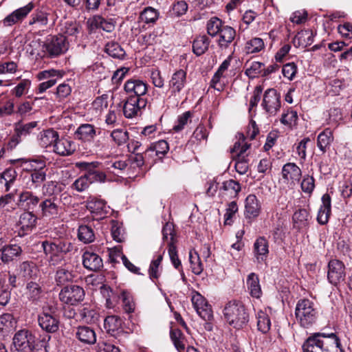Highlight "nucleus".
Returning a JSON list of instances; mask_svg holds the SVG:
<instances>
[{
  "mask_svg": "<svg viewBox=\"0 0 352 352\" xmlns=\"http://www.w3.org/2000/svg\"><path fill=\"white\" fill-rule=\"evenodd\" d=\"M302 348L303 352H344L340 339L333 332L311 334L304 342Z\"/></svg>",
  "mask_w": 352,
  "mask_h": 352,
  "instance_id": "nucleus-1",
  "label": "nucleus"
},
{
  "mask_svg": "<svg viewBox=\"0 0 352 352\" xmlns=\"http://www.w3.org/2000/svg\"><path fill=\"white\" fill-rule=\"evenodd\" d=\"M43 252L50 265H57L63 260V255L74 250V245L64 240H45L41 242Z\"/></svg>",
  "mask_w": 352,
  "mask_h": 352,
  "instance_id": "nucleus-2",
  "label": "nucleus"
},
{
  "mask_svg": "<svg viewBox=\"0 0 352 352\" xmlns=\"http://www.w3.org/2000/svg\"><path fill=\"white\" fill-rule=\"evenodd\" d=\"M223 312L227 322L236 329L242 328L249 320V314L243 303L239 301L228 302Z\"/></svg>",
  "mask_w": 352,
  "mask_h": 352,
  "instance_id": "nucleus-3",
  "label": "nucleus"
},
{
  "mask_svg": "<svg viewBox=\"0 0 352 352\" xmlns=\"http://www.w3.org/2000/svg\"><path fill=\"white\" fill-rule=\"evenodd\" d=\"M295 315L300 326L307 328L317 320L318 310L311 300L303 298L298 301Z\"/></svg>",
  "mask_w": 352,
  "mask_h": 352,
  "instance_id": "nucleus-4",
  "label": "nucleus"
},
{
  "mask_svg": "<svg viewBox=\"0 0 352 352\" xmlns=\"http://www.w3.org/2000/svg\"><path fill=\"white\" fill-rule=\"evenodd\" d=\"M35 336L26 329L17 331L13 336L10 352H32Z\"/></svg>",
  "mask_w": 352,
  "mask_h": 352,
  "instance_id": "nucleus-5",
  "label": "nucleus"
},
{
  "mask_svg": "<svg viewBox=\"0 0 352 352\" xmlns=\"http://www.w3.org/2000/svg\"><path fill=\"white\" fill-rule=\"evenodd\" d=\"M42 48L48 57H57L68 50L69 43L64 35L51 36L44 41Z\"/></svg>",
  "mask_w": 352,
  "mask_h": 352,
  "instance_id": "nucleus-6",
  "label": "nucleus"
},
{
  "mask_svg": "<svg viewBox=\"0 0 352 352\" xmlns=\"http://www.w3.org/2000/svg\"><path fill=\"white\" fill-rule=\"evenodd\" d=\"M41 328L47 333H55L59 329L60 320L53 306L43 307V311L38 316Z\"/></svg>",
  "mask_w": 352,
  "mask_h": 352,
  "instance_id": "nucleus-7",
  "label": "nucleus"
},
{
  "mask_svg": "<svg viewBox=\"0 0 352 352\" xmlns=\"http://www.w3.org/2000/svg\"><path fill=\"white\" fill-rule=\"evenodd\" d=\"M85 298V291L82 287L71 285L63 287L59 294V298L63 303L76 305L83 300Z\"/></svg>",
  "mask_w": 352,
  "mask_h": 352,
  "instance_id": "nucleus-8",
  "label": "nucleus"
},
{
  "mask_svg": "<svg viewBox=\"0 0 352 352\" xmlns=\"http://www.w3.org/2000/svg\"><path fill=\"white\" fill-rule=\"evenodd\" d=\"M147 98H140L128 96L122 106L123 114L126 118H133L142 113V109L147 104Z\"/></svg>",
  "mask_w": 352,
  "mask_h": 352,
  "instance_id": "nucleus-9",
  "label": "nucleus"
},
{
  "mask_svg": "<svg viewBox=\"0 0 352 352\" xmlns=\"http://www.w3.org/2000/svg\"><path fill=\"white\" fill-rule=\"evenodd\" d=\"M280 95L274 89H267L261 106L270 116H275L280 109Z\"/></svg>",
  "mask_w": 352,
  "mask_h": 352,
  "instance_id": "nucleus-10",
  "label": "nucleus"
},
{
  "mask_svg": "<svg viewBox=\"0 0 352 352\" xmlns=\"http://www.w3.org/2000/svg\"><path fill=\"white\" fill-rule=\"evenodd\" d=\"M281 174L283 182L289 188H293L300 181L302 171L295 163L289 162L283 166Z\"/></svg>",
  "mask_w": 352,
  "mask_h": 352,
  "instance_id": "nucleus-11",
  "label": "nucleus"
},
{
  "mask_svg": "<svg viewBox=\"0 0 352 352\" xmlns=\"http://www.w3.org/2000/svg\"><path fill=\"white\" fill-rule=\"evenodd\" d=\"M191 301L195 309L201 318L204 320H210L212 318L211 307L203 296L198 292H195L192 296Z\"/></svg>",
  "mask_w": 352,
  "mask_h": 352,
  "instance_id": "nucleus-12",
  "label": "nucleus"
},
{
  "mask_svg": "<svg viewBox=\"0 0 352 352\" xmlns=\"http://www.w3.org/2000/svg\"><path fill=\"white\" fill-rule=\"evenodd\" d=\"M124 89L128 96L146 98L144 96L148 91V85L140 79L131 78L125 82Z\"/></svg>",
  "mask_w": 352,
  "mask_h": 352,
  "instance_id": "nucleus-13",
  "label": "nucleus"
},
{
  "mask_svg": "<svg viewBox=\"0 0 352 352\" xmlns=\"http://www.w3.org/2000/svg\"><path fill=\"white\" fill-rule=\"evenodd\" d=\"M328 267L327 278L332 285H337L344 280L345 267L342 261L336 259L331 260Z\"/></svg>",
  "mask_w": 352,
  "mask_h": 352,
  "instance_id": "nucleus-14",
  "label": "nucleus"
},
{
  "mask_svg": "<svg viewBox=\"0 0 352 352\" xmlns=\"http://www.w3.org/2000/svg\"><path fill=\"white\" fill-rule=\"evenodd\" d=\"M187 82V72L183 69L176 70L168 81V87L171 96L179 94Z\"/></svg>",
  "mask_w": 352,
  "mask_h": 352,
  "instance_id": "nucleus-15",
  "label": "nucleus"
},
{
  "mask_svg": "<svg viewBox=\"0 0 352 352\" xmlns=\"http://www.w3.org/2000/svg\"><path fill=\"white\" fill-rule=\"evenodd\" d=\"M87 207L92 214L93 218L97 220L104 219L110 209L104 200L96 197H90Z\"/></svg>",
  "mask_w": 352,
  "mask_h": 352,
  "instance_id": "nucleus-16",
  "label": "nucleus"
},
{
  "mask_svg": "<svg viewBox=\"0 0 352 352\" xmlns=\"http://www.w3.org/2000/svg\"><path fill=\"white\" fill-rule=\"evenodd\" d=\"M38 207L42 217L50 219L56 217L60 211L58 197L46 198L40 203Z\"/></svg>",
  "mask_w": 352,
  "mask_h": 352,
  "instance_id": "nucleus-17",
  "label": "nucleus"
},
{
  "mask_svg": "<svg viewBox=\"0 0 352 352\" xmlns=\"http://www.w3.org/2000/svg\"><path fill=\"white\" fill-rule=\"evenodd\" d=\"M34 4L30 2L28 5L20 8L8 15L3 21L4 25L11 26L16 23L22 21L32 11Z\"/></svg>",
  "mask_w": 352,
  "mask_h": 352,
  "instance_id": "nucleus-18",
  "label": "nucleus"
},
{
  "mask_svg": "<svg viewBox=\"0 0 352 352\" xmlns=\"http://www.w3.org/2000/svg\"><path fill=\"white\" fill-rule=\"evenodd\" d=\"M23 250L18 244H9L4 247L2 253L1 254V261L4 264H9L10 263L17 261L21 256Z\"/></svg>",
  "mask_w": 352,
  "mask_h": 352,
  "instance_id": "nucleus-19",
  "label": "nucleus"
},
{
  "mask_svg": "<svg viewBox=\"0 0 352 352\" xmlns=\"http://www.w3.org/2000/svg\"><path fill=\"white\" fill-rule=\"evenodd\" d=\"M40 199L32 192L25 190L20 193L17 205L26 210H34L38 204Z\"/></svg>",
  "mask_w": 352,
  "mask_h": 352,
  "instance_id": "nucleus-20",
  "label": "nucleus"
},
{
  "mask_svg": "<svg viewBox=\"0 0 352 352\" xmlns=\"http://www.w3.org/2000/svg\"><path fill=\"white\" fill-rule=\"evenodd\" d=\"M83 266L90 270L96 272L103 266L102 258L96 253L86 251L82 255Z\"/></svg>",
  "mask_w": 352,
  "mask_h": 352,
  "instance_id": "nucleus-21",
  "label": "nucleus"
},
{
  "mask_svg": "<svg viewBox=\"0 0 352 352\" xmlns=\"http://www.w3.org/2000/svg\"><path fill=\"white\" fill-rule=\"evenodd\" d=\"M269 254V244L267 240L260 236L254 243V254L258 263L263 262L266 260Z\"/></svg>",
  "mask_w": 352,
  "mask_h": 352,
  "instance_id": "nucleus-22",
  "label": "nucleus"
},
{
  "mask_svg": "<svg viewBox=\"0 0 352 352\" xmlns=\"http://www.w3.org/2000/svg\"><path fill=\"white\" fill-rule=\"evenodd\" d=\"M75 335L79 341L86 344H94L96 342V332L90 327H78L76 329Z\"/></svg>",
  "mask_w": 352,
  "mask_h": 352,
  "instance_id": "nucleus-23",
  "label": "nucleus"
},
{
  "mask_svg": "<svg viewBox=\"0 0 352 352\" xmlns=\"http://www.w3.org/2000/svg\"><path fill=\"white\" fill-rule=\"evenodd\" d=\"M54 151L62 156L70 155L76 151V144L70 140L58 138L54 144Z\"/></svg>",
  "mask_w": 352,
  "mask_h": 352,
  "instance_id": "nucleus-24",
  "label": "nucleus"
},
{
  "mask_svg": "<svg viewBox=\"0 0 352 352\" xmlns=\"http://www.w3.org/2000/svg\"><path fill=\"white\" fill-rule=\"evenodd\" d=\"M218 45L221 48H227L236 37V30L230 25H223L219 33Z\"/></svg>",
  "mask_w": 352,
  "mask_h": 352,
  "instance_id": "nucleus-25",
  "label": "nucleus"
},
{
  "mask_svg": "<svg viewBox=\"0 0 352 352\" xmlns=\"http://www.w3.org/2000/svg\"><path fill=\"white\" fill-rule=\"evenodd\" d=\"M245 208V215L246 218H256L260 214L261 204L254 195H249L246 197Z\"/></svg>",
  "mask_w": 352,
  "mask_h": 352,
  "instance_id": "nucleus-26",
  "label": "nucleus"
},
{
  "mask_svg": "<svg viewBox=\"0 0 352 352\" xmlns=\"http://www.w3.org/2000/svg\"><path fill=\"white\" fill-rule=\"evenodd\" d=\"M95 126L91 124H80L75 132L76 138L82 142H91L96 135Z\"/></svg>",
  "mask_w": 352,
  "mask_h": 352,
  "instance_id": "nucleus-27",
  "label": "nucleus"
},
{
  "mask_svg": "<svg viewBox=\"0 0 352 352\" xmlns=\"http://www.w3.org/2000/svg\"><path fill=\"white\" fill-rule=\"evenodd\" d=\"M322 202V204L318 212L317 221L320 224L324 225L328 222L331 214V197L329 195H323Z\"/></svg>",
  "mask_w": 352,
  "mask_h": 352,
  "instance_id": "nucleus-28",
  "label": "nucleus"
},
{
  "mask_svg": "<svg viewBox=\"0 0 352 352\" xmlns=\"http://www.w3.org/2000/svg\"><path fill=\"white\" fill-rule=\"evenodd\" d=\"M25 289L28 298L33 302H38L43 296L42 287L36 282L28 283Z\"/></svg>",
  "mask_w": 352,
  "mask_h": 352,
  "instance_id": "nucleus-29",
  "label": "nucleus"
},
{
  "mask_svg": "<svg viewBox=\"0 0 352 352\" xmlns=\"http://www.w3.org/2000/svg\"><path fill=\"white\" fill-rule=\"evenodd\" d=\"M247 287L250 294L256 298H259L262 294L259 279L255 273H250L247 278Z\"/></svg>",
  "mask_w": 352,
  "mask_h": 352,
  "instance_id": "nucleus-30",
  "label": "nucleus"
},
{
  "mask_svg": "<svg viewBox=\"0 0 352 352\" xmlns=\"http://www.w3.org/2000/svg\"><path fill=\"white\" fill-rule=\"evenodd\" d=\"M58 138V133L52 129L43 131L39 134V144L43 148H47L48 146H50L52 145L54 146Z\"/></svg>",
  "mask_w": 352,
  "mask_h": 352,
  "instance_id": "nucleus-31",
  "label": "nucleus"
},
{
  "mask_svg": "<svg viewBox=\"0 0 352 352\" xmlns=\"http://www.w3.org/2000/svg\"><path fill=\"white\" fill-rule=\"evenodd\" d=\"M32 162L38 165V169L35 168L31 173V180L34 184L39 185L45 181L46 177V173L44 170L45 162L42 160H32Z\"/></svg>",
  "mask_w": 352,
  "mask_h": 352,
  "instance_id": "nucleus-32",
  "label": "nucleus"
},
{
  "mask_svg": "<svg viewBox=\"0 0 352 352\" xmlns=\"http://www.w3.org/2000/svg\"><path fill=\"white\" fill-rule=\"evenodd\" d=\"M36 219L33 212L28 210L20 215L19 225L24 232H27L35 227Z\"/></svg>",
  "mask_w": 352,
  "mask_h": 352,
  "instance_id": "nucleus-33",
  "label": "nucleus"
},
{
  "mask_svg": "<svg viewBox=\"0 0 352 352\" xmlns=\"http://www.w3.org/2000/svg\"><path fill=\"white\" fill-rule=\"evenodd\" d=\"M310 216L306 209L300 208L293 214L292 221L294 227L297 229H301L308 225Z\"/></svg>",
  "mask_w": 352,
  "mask_h": 352,
  "instance_id": "nucleus-34",
  "label": "nucleus"
},
{
  "mask_svg": "<svg viewBox=\"0 0 352 352\" xmlns=\"http://www.w3.org/2000/svg\"><path fill=\"white\" fill-rule=\"evenodd\" d=\"M75 276L72 270L63 267H59L55 274V281L58 285H63L73 281Z\"/></svg>",
  "mask_w": 352,
  "mask_h": 352,
  "instance_id": "nucleus-35",
  "label": "nucleus"
},
{
  "mask_svg": "<svg viewBox=\"0 0 352 352\" xmlns=\"http://www.w3.org/2000/svg\"><path fill=\"white\" fill-rule=\"evenodd\" d=\"M209 44L210 40L206 36H199L193 41L192 51L197 56H201L208 50Z\"/></svg>",
  "mask_w": 352,
  "mask_h": 352,
  "instance_id": "nucleus-36",
  "label": "nucleus"
},
{
  "mask_svg": "<svg viewBox=\"0 0 352 352\" xmlns=\"http://www.w3.org/2000/svg\"><path fill=\"white\" fill-rule=\"evenodd\" d=\"M333 140V138L331 131L329 129H326L318 136V147L322 153H325Z\"/></svg>",
  "mask_w": 352,
  "mask_h": 352,
  "instance_id": "nucleus-37",
  "label": "nucleus"
},
{
  "mask_svg": "<svg viewBox=\"0 0 352 352\" xmlns=\"http://www.w3.org/2000/svg\"><path fill=\"white\" fill-rule=\"evenodd\" d=\"M78 238L84 243H91L96 238L94 230L90 226H80L78 229Z\"/></svg>",
  "mask_w": 352,
  "mask_h": 352,
  "instance_id": "nucleus-38",
  "label": "nucleus"
},
{
  "mask_svg": "<svg viewBox=\"0 0 352 352\" xmlns=\"http://www.w3.org/2000/svg\"><path fill=\"white\" fill-rule=\"evenodd\" d=\"M170 336L177 350L179 352H185L186 340L181 330L178 329H171Z\"/></svg>",
  "mask_w": 352,
  "mask_h": 352,
  "instance_id": "nucleus-39",
  "label": "nucleus"
},
{
  "mask_svg": "<svg viewBox=\"0 0 352 352\" xmlns=\"http://www.w3.org/2000/svg\"><path fill=\"white\" fill-rule=\"evenodd\" d=\"M43 194L48 198H54L61 192L62 188L58 182L50 181L45 183L42 188Z\"/></svg>",
  "mask_w": 352,
  "mask_h": 352,
  "instance_id": "nucleus-40",
  "label": "nucleus"
},
{
  "mask_svg": "<svg viewBox=\"0 0 352 352\" xmlns=\"http://www.w3.org/2000/svg\"><path fill=\"white\" fill-rule=\"evenodd\" d=\"M105 52L110 56L118 59H123L126 55L125 51L116 42L108 43L105 46Z\"/></svg>",
  "mask_w": 352,
  "mask_h": 352,
  "instance_id": "nucleus-41",
  "label": "nucleus"
},
{
  "mask_svg": "<svg viewBox=\"0 0 352 352\" xmlns=\"http://www.w3.org/2000/svg\"><path fill=\"white\" fill-rule=\"evenodd\" d=\"M257 327L258 331L263 333H266L269 331L271 327V321L269 316L264 311L260 310L256 314Z\"/></svg>",
  "mask_w": 352,
  "mask_h": 352,
  "instance_id": "nucleus-42",
  "label": "nucleus"
},
{
  "mask_svg": "<svg viewBox=\"0 0 352 352\" xmlns=\"http://www.w3.org/2000/svg\"><path fill=\"white\" fill-rule=\"evenodd\" d=\"M223 25V23L220 19L216 16L212 17L206 24L207 32L210 36L214 37L219 34Z\"/></svg>",
  "mask_w": 352,
  "mask_h": 352,
  "instance_id": "nucleus-43",
  "label": "nucleus"
},
{
  "mask_svg": "<svg viewBox=\"0 0 352 352\" xmlns=\"http://www.w3.org/2000/svg\"><path fill=\"white\" fill-rule=\"evenodd\" d=\"M265 47L262 38L255 37L246 42L245 50L248 54H253L261 52Z\"/></svg>",
  "mask_w": 352,
  "mask_h": 352,
  "instance_id": "nucleus-44",
  "label": "nucleus"
},
{
  "mask_svg": "<svg viewBox=\"0 0 352 352\" xmlns=\"http://www.w3.org/2000/svg\"><path fill=\"white\" fill-rule=\"evenodd\" d=\"M140 17L145 23H154L158 19L159 12L152 7H147L141 12Z\"/></svg>",
  "mask_w": 352,
  "mask_h": 352,
  "instance_id": "nucleus-45",
  "label": "nucleus"
},
{
  "mask_svg": "<svg viewBox=\"0 0 352 352\" xmlns=\"http://www.w3.org/2000/svg\"><path fill=\"white\" fill-rule=\"evenodd\" d=\"M20 272L25 278H33L36 276L38 270L33 263L23 262L20 265Z\"/></svg>",
  "mask_w": 352,
  "mask_h": 352,
  "instance_id": "nucleus-46",
  "label": "nucleus"
},
{
  "mask_svg": "<svg viewBox=\"0 0 352 352\" xmlns=\"http://www.w3.org/2000/svg\"><path fill=\"white\" fill-rule=\"evenodd\" d=\"M36 126L37 122L35 121L27 124L19 122L15 124L14 131L21 138L29 135Z\"/></svg>",
  "mask_w": 352,
  "mask_h": 352,
  "instance_id": "nucleus-47",
  "label": "nucleus"
},
{
  "mask_svg": "<svg viewBox=\"0 0 352 352\" xmlns=\"http://www.w3.org/2000/svg\"><path fill=\"white\" fill-rule=\"evenodd\" d=\"M100 163L98 162H79L76 163V166L81 170L86 171L85 174L88 178L92 175V173H96L99 170Z\"/></svg>",
  "mask_w": 352,
  "mask_h": 352,
  "instance_id": "nucleus-48",
  "label": "nucleus"
},
{
  "mask_svg": "<svg viewBox=\"0 0 352 352\" xmlns=\"http://www.w3.org/2000/svg\"><path fill=\"white\" fill-rule=\"evenodd\" d=\"M111 233L114 241L121 243L124 241V231L120 223L116 220L111 221Z\"/></svg>",
  "mask_w": 352,
  "mask_h": 352,
  "instance_id": "nucleus-49",
  "label": "nucleus"
},
{
  "mask_svg": "<svg viewBox=\"0 0 352 352\" xmlns=\"http://www.w3.org/2000/svg\"><path fill=\"white\" fill-rule=\"evenodd\" d=\"M80 316L87 323L94 322L98 320V315L97 312L88 307H82L79 311Z\"/></svg>",
  "mask_w": 352,
  "mask_h": 352,
  "instance_id": "nucleus-50",
  "label": "nucleus"
},
{
  "mask_svg": "<svg viewBox=\"0 0 352 352\" xmlns=\"http://www.w3.org/2000/svg\"><path fill=\"white\" fill-rule=\"evenodd\" d=\"M17 177L16 171L12 168L6 169L1 174V179L5 181L6 191H8L11 185L14 182Z\"/></svg>",
  "mask_w": 352,
  "mask_h": 352,
  "instance_id": "nucleus-51",
  "label": "nucleus"
},
{
  "mask_svg": "<svg viewBox=\"0 0 352 352\" xmlns=\"http://www.w3.org/2000/svg\"><path fill=\"white\" fill-rule=\"evenodd\" d=\"M189 259L192 272L197 275L200 274L202 272L204 268L197 253H192L191 252H190Z\"/></svg>",
  "mask_w": 352,
  "mask_h": 352,
  "instance_id": "nucleus-52",
  "label": "nucleus"
},
{
  "mask_svg": "<svg viewBox=\"0 0 352 352\" xmlns=\"http://www.w3.org/2000/svg\"><path fill=\"white\" fill-rule=\"evenodd\" d=\"M30 85L31 81L30 80L23 79L14 89H12L11 92L16 98H20L28 92Z\"/></svg>",
  "mask_w": 352,
  "mask_h": 352,
  "instance_id": "nucleus-53",
  "label": "nucleus"
},
{
  "mask_svg": "<svg viewBox=\"0 0 352 352\" xmlns=\"http://www.w3.org/2000/svg\"><path fill=\"white\" fill-rule=\"evenodd\" d=\"M94 23L97 28H100L107 32H111L115 28V25L111 21H107L100 16H95Z\"/></svg>",
  "mask_w": 352,
  "mask_h": 352,
  "instance_id": "nucleus-54",
  "label": "nucleus"
},
{
  "mask_svg": "<svg viewBox=\"0 0 352 352\" xmlns=\"http://www.w3.org/2000/svg\"><path fill=\"white\" fill-rule=\"evenodd\" d=\"M16 321L10 314H3L0 316V329L9 331L14 328Z\"/></svg>",
  "mask_w": 352,
  "mask_h": 352,
  "instance_id": "nucleus-55",
  "label": "nucleus"
},
{
  "mask_svg": "<svg viewBox=\"0 0 352 352\" xmlns=\"http://www.w3.org/2000/svg\"><path fill=\"white\" fill-rule=\"evenodd\" d=\"M111 138L114 142L118 145L121 146L125 144L129 140V133L126 131L122 129H115L111 132Z\"/></svg>",
  "mask_w": 352,
  "mask_h": 352,
  "instance_id": "nucleus-56",
  "label": "nucleus"
},
{
  "mask_svg": "<svg viewBox=\"0 0 352 352\" xmlns=\"http://www.w3.org/2000/svg\"><path fill=\"white\" fill-rule=\"evenodd\" d=\"M191 117L192 113L190 111H186L182 115L179 116L177 122L173 126V130L176 132L182 131L187 124Z\"/></svg>",
  "mask_w": 352,
  "mask_h": 352,
  "instance_id": "nucleus-57",
  "label": "nucleus"
},
{
  "mask_svg": "<svg viewBox=\"0 0 352 352\" xmlns=\"http://www.w3.org/2000/svg\"><path fill=\"white\" fill-rule=\"evenodd\" d=\"M315 188V179L314 177L306 175L301 182L302 190L309 195L311 194Z\"/></svg>",
  "mask_w": 352,
  "mask_h": 352,
  "instance_id": "nucleus-58",
  "label": "nucleus"
},
{
  "mask_svg": "<svg viewBox=\"0 0 352 352\" xmlns=\"http://www.w3.org/2000/svg\"><path fill=\"white\" fill-rule=\"evenodd\" d=\"M224 77V73L217 69L210 81V87L219 91H222L225 85L223 82H221V78Z\"/></svg>",
  "mask_w": 352,
  "mask_h": 352,
  "instance_id": "nucleus-59",
  "label": "nucleus"
},
{
  "mask_svg": "<svg viewBox=\"0 0 352 352\" xmlns=\"http://www.w3.org/2000/svg\"><path fill=\"white\" fill-rule=\"evenodd\" d=\"M48 22L47 14L43 12H38L32 14L30 25H38L39 27L45 26Z\"/></svg>",
  "mask_w": 352,
  "mask_h": 352,
  "instance_id": "nucleus-60",
  "label": "nucleus"
},
{
  "mask_svg": "<svg viewBox=\"0 0 352 352\" xmlns=\"http://www.w3.org/2000/svg\"><path fill=\"white\" fill-rule=\"evenodd\" d=\"M129 164L133 167L141 168L145 163V160L143 153H133L131 154L127 160Z\"/></svg>",
  "mask_w": 352,
  "mask_h": 352,
  "instance_id": "nucleus-61",
  "label": "nucleus"
},
{
  "mask_svg": "<svg viewBox=\"0 0 352 352\" xmlns=\"http://www.w3.org/2000/svg\"><path fill=\"white\" fill-rule=\"evenodd\" d=\"M80 25L76 22L66 21L62 28V32L69 36H75L79 32Z\"/></svg>",
  "mask_w": 352,
  "mask_h": 352,
  "instance_id": "nucleus-62",
  "label": "nucleus"
},
{
  "mask_svg": "<svg viewBox=\"0 0 352 352\" xmlns=\"http://www.w3.org/2000/svg\"><path fill=\"white\" fill-rule=\"evenodd\" d=\"M297 120V112L294 110H288L287 113L282 115L280 122L285 125L292 126L296 122Z\"/></svg>",
  "mask_w": 352,
  "mask_h": 352,
  "instance_id": "nucleus-63",
  "label": "nucleus"
},
{
  "mask_svg": "<svg viewBox=\"0 0 352 352\" xmlns=\"http://www.w3.org/2000/svg\"><path fill=\"white\" fill-rule=\"evenodd\" d=\"M91 182L89 178L85 175L78 178L72 184V187L78 192H82L86 190Z\"/></svg>",
  "mask_w": 352,
  "mask_h": 352,
  "instance_id": "nucleus-64",
  "label": "nucleus"
}]
</instances>
